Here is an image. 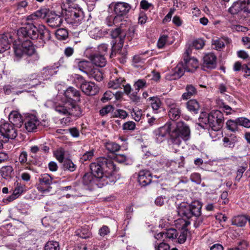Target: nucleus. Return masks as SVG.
Listing matches in <instances>:
<instances>
[{
  "label": "nucleus",
  "instance_id": "nucleus-53",
  "mask_svg": "<svg viewBox=\"0 0 250 250\" xmlns=\"http://www.w3.org/2000/svg\"><path fill=\"white\" fill-rule=\"evenodd\" d=\"M73 78L74 79V83L76 84V85H80L81 87L85 80L83 79V78L78 74H74L73 76Z\"/></svg>",
  "mask_w": 250,
  "mask_h": 250
},
{
  "label": "nucleus",
  "instance_id": "nucleus-1",
  "mask_svg": "<svg viewBox=\"0 0 250 250\" xmlns=\"http://www.w3.org/2000/svg\"><path fill=\"white\" fill-rule=\"evenodd\" d=\"M155 135L159 142H162L168 135L169 139V145L174 148L180 146L182 141L189 139L190 131L189 127L184 122H179L175 125L173 122H167L164 125L159 128L155 131Z\"/></svg>",
  "mask_w": 250,
  "mask_h": 250
},
{
  "label": "nucleus",
  "instance_id": "nucleus-29",
  "mask_svg": "<svg viewBox=\"0 0 250 250\" xmlns=\"http://www.w3.org/2000/svg\"><path fill=\"white\" fill-rule=\"evenodd\" d=\"M197 92L196 89L192 85H187L186 87V92L182 96L183 100H188L192 96L196 95Z\"/></svg>",
  "mask_w": 250,
  "mask_h": 250
},
{
  "label": "nucleus",
  "instance_id": "nucleus-34",
  "mask_svg": "<svg viewBox=\"0 0 250 250\" xmlns=\"http://www.w3.org/2000/svg\"><path fill=\"white\" fill-rule=\"evenodd\" d=\"M187 107L190 111L194 114L197 113L200 109L199 104L195 100H191L188 102Z\"/></svg>",
  "mask_w": 250,
  "mask_h": 250
},
{
  "label": "nucleus",
  "instance_id": "nucleus-22",
  "mask_svg": "<svg viewBox=\"0 0 250 250\" xmlns=\"http://www.w3.org/2000/svg\"><path fill=\"white\" fill-rule=\"evenodd\" d=\"M56 73L55 67L53 66H47L43 68L39 73L38 78L39 80H46L50 76Z\"/></svg>",
  "mask_w": 250,
  "mask_h": 250
},
{
  "label": "nucleus",
  "instance_id": "nucleus-45",
  "mask_svg": "<svg viewBox=\"0 0 250 250\" xmlns=\"http://www.w3.org/2000/svg\"><path fill=\"white\" fill-rule=\"evenodd\" d=\"M75 233L77 235L83 239H86L91 236L90 232L87 229H78Z\"/></svg>",
  "mask_w": 250,
  "mask_h": 250
},
{
  "label": "nucleus",
  "instance_id": "nucleus-36",
  "mask_svg": "<svg viewBox=\"0 0 250 250\" xmlns=\"http://www.w3.org/2000/svg\"><path fill=\"white\" fill-rule=\"evenodd\" d=\"M106 149L111 153H115L118 151L121 146L118 144L113 142H108L105 143Z\"/></svg>",
  "mask_w": 250,
  "mask_h": 250
},
{
  "label": "nucleus",
  "instance_id": "nucleus-54",
  "mask_svg": "<svg viewBox=\"0 0 250 250\" xmlns=\"http://www.w3.org/2000/svg\"><path fill=\"white\" fill-rule=\"evenodd\" d=\"M136 127V124L132 121H129L125 123L123 126L124 130H133Z\"/></svg>",
  "mask_w": 250,
  "mask_h": 250
},
{
  "label": "nucleus",
  "instance_id": "nucleus-48",
  "mask_svg": "<svg viewBox=\"0 0 250 250\" xmlns=\"http://www.w3.org/2000/svg\"><path fill=\"white\" fill-rule=\"evenodd\" d=\"M54 155L59 162L60 163H62L63 162L64 151L62 148H60L56 150L54 152Z\"/></svg>",
  "mask_w": 250,
  "mask_h": 250
},
{
  "label": "nucleus",
  "instance_id": "nucleus-11",
  "mask_svg": "<svg viewBox=\"0 0 250 250\" xmlns=\"http://www.w3.org/2000/svg\"><path fill=\"white\" fill-rule=\"evenodd\" d=\"M17 34L20 39L21 38H29L35 40L38 38V29L32 24H28L25 27L20 28L18 30Z\"/></svg>",
  "mask_w": 250,
  "mask_h": 250
},
{
  "label": "nucleus",
  "instance_id": "nucleus-28",
  "mask_svg": "<svg viewBox=\"0 0 250 250\" xmlns=\"http://www.w3.org/2000/svg\"><path fill=\"white\" fill-rule=\"evenodd\" d=\"M83 182L86 185H96L97 186L98 183H99L98 180H96V177H94L92 172L84 174L83 177Z\"/></svg>",
  "mask_w": 250,
  "mask_h": 250
},
{
  "label": "nucleus",
  "instance_id": "nucleus-33",
  "mask_svg": "<svg viewBox=\"0 0 250 250\" xmlns=\"http://www.w3.org/2000/svg\"><path fill=\"white\" fill-rule=\"evenodd\" d=\"M125 80L123 78H119L115 80L110 81L108 83V87L114 89L121 88L124 85Z\"/></svg>",
  "mask_w": 250,
  "mask_h": 250
},
{
  "label": "nucleus",
  "instance_id": "nucleus-9",
  "mask_svg": "<svg viewBox=\"0 0 250 250\" xmlns=\"http://www.w3.org/2000/svg\"><path fill=\"white\" fill-rule=\"evenodd\" d=\"M80 101V92L72 87L68 88L64 93V97L62 99V104L58 105H67Z\"/></svg>",
  "mask_w": 250,
  "mask_h": 250
},
{
  "label": "nucleus",
  "instance_id": "nucleus-16",
  "mask_svg": "<svg viewBox=\"0 0 250 250\" xmlns=\"http://www.w3.org/2000/svg\"><path fill=\"white\" fill-rule=\"evenodd\" d=\"M40 124V122L38 118L34 115H31L25 119L24 126L28 132H33L37 131V127Z\"/></svg>",
  "mask_w": 250,
  "mask_h": 250
},
{
  "label": "nucleus",
  "instance_id": "nucleus-24",
  "mask_svg": "<svg viewBox=\"0 0 250 250\" xmlns=\"http://www.w3.org/2000/svg\"><path fill=\"white\" fill-rule=\"evenodd\" d=\"M90 59L92 63L101 67L104 66L106 63V60L104 55L95 54L91 55Z\"/></svg>",
  "mask_w": 250,
  "mask_h": 250
},
{
  "label": "nucleus",
  "instance_id": "nucleus-50",
  "mask_svg": "<svg viewBox=\"0 0 250 250\" xmlns=\"http://www.w3.org/2000/svg\"><path fill=\"white\" fill-rule=\"evenodd\" d=\"M90 36L95 39H98L102 36V32L98 28H94L89 33Z\"/></svg>",
  "mask_w": 250,
  "mask_h": 250
},
{
  "label": "nucleus",
  "instance_id": "nucleus-15",
  "mask_svg": "<svg viewBox=\"0 0 250 250\" xmlns=\"http://www.w3.org/2000/svg\"><path fill=\"white\" fill-rule=\"evenodd\" d=\"M52 183V178L48 174H42L39 178L37 189L43 193L49 192L52 188L50 185Z\"/></svg>",
  "mask_w": 250,
  "mask_h": 250
},
{
  "label": "nucleus",
  "instance_id": "nucleus-20",
  "mask_svg": "<svg viewBox=\"0 0 250 250\" xmlns=\"http://www.w3.org/2000/svg\"><path fill=\"white\" fill-rule=\"evenodd\" d=\"M152 176L148 170H141L138 174V182L142 186L149 184L152 180Z\"/></svg>",
  "mask_w": 250,
  "mask_h": 250
},
{
  "label": "nucleus",
  "instance_id": "nucleus-31",
  "mask_svg": "<svg viewBox=\"0 0 250 250\" xmlns=\"http://www.w3.org/2000/svg\"><path fill=\"white\" fill-rule=\"evenodd\" d=\"M168 110V116L171 120H176L180 118L181 111L178 105Z\"/></svg>",
  "mask_w": 250,
  "mask_h": 250
},
{
  "label": "nucleus",
  "instance_id": "nucleus-56",
  "mask_svg": "<svg viewBox=\"0 0 250 250\" xmlns=\"http://www.w3.org/2000/svg\"><path fill=\"white\" fill-rule=\"evenodd\" d=\"M28 81V80L25 79H16L13 82V86L16 87H21L22 85H24V83Z\"/></svg>",
  "mask_w": 250,
  "mask_h": 250
},
{
  "label": "nucleus",
  "instance_id": "nucleus-57",
  "mask_svg": "<svg viewBox=\"0 0 250 250\" xmlns=\"http://www.w3.org/2000/svg\"><path fill=\"white\" fill-rule=\"evenodd\" d=\"M204 45V41L201 39L196 40L193 42V46L196 49H202Z\"/></svg>",
  "mask_w": 250,
  "mask_h": 250
},
{
  "label": "nucleus",
  "instance_id": "nucleus-17",
  "mask_svg": "<svg viewBox=\"0 0 250 250\" xmlns=\"http://www.w3.org/2000/svg\"><path fill=\"white\" fill-rule=\"evenodd\" d=\"M185 70L184 64L182 63H179L167 75L166 78L170 81L178 79L183 75Z\"/></svg>",
  "mask_w": 250,
  "mask_h": 250
},
{
  "label": "nucleus",
  "instance_id": "nucleus-27",
  "mask_svg": "<svg viewBox=\"0 0 250 250\" xmlns=\"http://www.w3.org/2000/svg\"><path fill=\"white\" fill-rule=\"evenodd\" d=\"M151 106L155 113H158L159 109L162 108V103L158 97H151L148 99Z\"/></svg>",
  "mask_w": 250,
  "mask_h": 250
},
{
  "label": "nucleus",
  "instance_id": "nucleus-2",
  "mask_svg": "<svg viewBox=\"0 0 250 250\" xmlns=\"http://www.w3.org/2000/svg\"><path fill=\"white\" fill-rule=\"evenodd\" d=\"M90 168L92 173L96 177V180L99 182L98 183L99 188L115 183L116 177L114 174L116 167L111 159L100 157L96 162L91 164Z\"/></svg>",
  "mask_w": 250,
  "mask_h": 250
},
{
  "label": "nucleus",
  "instance_id": "nucleus-14",
  "mask_svg": "<svg viewBox=\"0 0 250 250\" xmlns=\"http://www.w3.org/2000/svg\"><path fill=\"white\" fill-rule=\"evenodd\" d=\"M191 53V49L188 47L186 49L184 55V60L185 63V70L188 72H193L198 67L199 63L198 60L194 58H189V56Z\"/></svg>",
  "mask_w": 250,
  "mask_h": 250
},
{
  "label": "nucleus",
  "instance_id": "nucleus-37",
  "mask_svg": "<svg viewBox=\"0 0 250 250\" xmlns=\"http://www.w3.org/2000/svg\"><path fill=\"white\" fill-rule=\"evenodd\" d=\"M224 145L225 147L232 148L234 147L236 139L235 137L230 136L229 137H224L223 139Z\"/></svg>",
  "mask_w": 250,
  "mask_h": 250
},
{
  "label": "nucleus",
  "instance_id": "nucleus-40",
  "mask_svg": "<svg viewBox=\"0 0 250 250\" xmlns=\"http://www.w3.org/2000/svg\"><path fill=\"white\" fill-rule=\"evenodd\" d=\"M147 85L146 82L145 80L139 79L134 83L133 86L135 88V90L139 92L140 89L146 87Z\"/></svg>",
  "mask_w": 250,
  "mask_h": 250
},
{
  "label": "nucleus",
  "instance_id": "nucleus-63",
  "mask_svg": "<svg viewBox=\"0 0 250 250\" xmlns=\"http://www.w3.org/2000/svg\"><path fill=\"white\" fill-rule=\"evenodd\" d=\"M84 1L87 5L88 10L91 11L94 9L97 0H84Z\"/></svg>",
  "mask_w": 250,
  "mask_h": 250
},
{
  "label": "nucleus",
  "instance_id": "nucleus-51",
  "mask_svg": "<svg viewBox=\"0 0 250 250\" xmlns=\"http://www.w3.org/2000/svg\"><path fill=\"white\" fill-rule=\"evenodd\" d=\"M131 114L135 121L139 122L141 119L142 113V111L139 109H133L132 111L131 112Z\"/></svg>",
  "mask_w": 250,
  "mask_h": 250
},
{
  "label": "nucleus",
  "instance_id": "nucleus-47",
  "mask_svg": "<svg viewBox=\"0 0 250 250\" xmlns=\"http://www.w3.org/2000/svg\"><path fill=\"white\" fill-rule=\"evenodd\" d=\"M237 121L239 125L243 126L247 128L250 127V120L244 117H240L237 118Z\"/></svg>",
  "mask_w": 250,
  "mask_h": 250
},
{
  "label": "nucleus",
  "instance_id": "nucleus-10",
  "mask_svg": "<svg viewBox=\"0 0 250 250\" xmlns=\"http://www.w3.org/2000/svg\"><path fill=\"white\" fill-rule=\"evenodd\" d=\"M111 36L114 40L112 42V47L114 50L121 49L124 44L125 33L120 28H117L111 32Z\"/></svg>",
  "mask_w": 250,
  "mask_h": 250
},
{
  "label": "nucleus",
  "instance_id": "nucleus-8",
  "mask_svg": "<svg viewBox=\"0 0 250 250\" xmlns=\"http://www.w3.org/2000/svg\"><path fill=\"white\" fill-rule=\"evenodd\" d=\"M55 110L59 114L63 115H72L75 117H80L82 115L81 108L76 104V103L67 105H56Z\"/></svg>",
  "mask_w": 250,
  "mask_h": 250
},
{
  "label": "nucleus",
  "instance_id": "nucleus-21",
  "mask_svg": "<svg viewBox=\"0 0 250 250\" xmlns=\"http://www.w3.org/2000/svg\"><path fill=\"white\" fill-rule=\"evenodd\" d=\"M12 42L9 34H3L0 36V53H2L10 48Z\"/></svg>",
  "mask_w": 250,
  "mask_h": 250
},
{
  "label": "nucleus",
  "instance_id": "nucleus-61",
  "mask_svg": "<svg viewBox=\"0 0 250 250\" xmlns=\"http://www.w3.org/2000/svg\"><path fill=\"white\" fill-rule=\"evenodd\" d=\"M15 87L13 86V85H6L3 87V90L5 94L9 95L11 93L15 92L14 91ZM16 93L18 94V92H16Z\"/></svg>",
  "mask_w": 250,
  "mask_h": 250
},
{
  "label": "nucleus",
  "instance_id": "nucleus-38",
  "mask_svg": "<svg viewBox=\"0 0 250 250\" xmlns=\"http://www.w3.org/2000/svg\"><path fill=\"white\" fill-rule=\"evenodd\" d=\"M56 38L59 40H65L68 36L67 30L64 28H60L55 32Z\"/></svg>",
  "mask_w": 250,
  "mask_h": 250
},
{
  "label": "nucleus",
  "instance_id": "nucleus-64",
  "mask_svg": "<svg viewBox=\"0 0 250 250\" xmlns=\"http://www.w3.org/2000/svg\"><path fill=\"white\" fill-rule=\"evenodd\" d=\"M107 45L105 43H102L99 45L98 51L100 53L104 56L107 53Z\"/></svg>",
  "mask_w": 250,
  "mask_h": 250
},
{
  "label": "nucleus",
  "instance_id": "nucleus-6",
  "mask_svg": "<svg viewBox=\"0 0 250 250\" xmlns=\"http://www.w3.org/2000/svg\"><path fill=\"white\" fill-rule=\"evenodd\" d=\"M13 48L15 56L18 58L21 57L24 54L31 56L35 52L33 43L28 39L23 41L21 45L14 44Z\"/></svg>",
  "mask_w": 250,
  "mask_h": 250
},
{
  "label": "nucleus",
  "instance_id": "nucleus-32",
  "mask_svg": "<svg viewBox=\"0 0 250 250\" xmlns=\"http://www.w3.org/2000/svg\"><path fill=\"white\" fill-rule=\"evenodd\" d=\"M249 216L239 215L233 218L232 223L233 225L238 227H243L245 225L248 220Z\"/></svg>",
  "mask_w": 250,
  "mask_h": 250
},
{
  "label": "nucleus",
  "instance_id": "nucleus-46",
  "mask_svg": "<svg viewBox=\"0 0 250 250\" xmlns=\"http://www.w3.org/2000/svg\"><path fill=\"white\" fill-rule=\"evenodd\" d=\"M238 125H239L238 123H237V119L235 120H229L227 122V126L228 128L232 131H235L237 130Z\"/></svg>",
  "mask_w": 250,
  "mask_h": 250
},
{
  "label": "nucleus",
  "instance_id": "nucleus-55",
  "mask_svg": "<svg viewBox=\"0 0 250 250\" xmlns=\"http://www.w3.org/2000/svg\"><path fill=\"white\" fill-rule=\"evenodd\" d=\"M114 96V94L110 91H106L103 97L101 98V101L104 102H106L109 100H111Z\"/></svg>",
  "mask_w": 250,
  "mask_h": 250
},
{
  "label": "nucleus",
  "instance_id": "nucleus-7",
  "mask_svg": "<svg viewBox=\"0 0 250 250\" xmlns=\"http://www.w3.org/2000/svg\"><path fill=\"white\" fill-rule=\"evenodd\" d=\"M17 136V130L12 124L5 123L0 126V142H6L9 139H15Z\"/></svg>",
  "mask_w": 250,
  "mask_h": 250
},
{
  "label": "nucleus",
  "instance_id": "nucleus-30",
  "mask_svg": "<svg viewBox=\"0 0 250 250\" xmlns=\"http://www.w3.org/2000/svg\"><path fill=\"white\" fill-rule=\"evenodd\" d=\"M90 78H93L97 81H101L103 79V74L99 69L92 67L87 74Z\"/></svg>",
  "mask_w": 250,
  "mask_h": 250
},
{
  "label": "nucleus",
  "instance_id": "nucleus-12",
  "mask_svg": "<svg viewBox=\"0 0 250 250\" xmlns=\"http://www.w3.org/2000/svg\"><path fill=\"white\" fill-rule=\"evenodd\" d=\"M65 20L68 24L75 27L82 22L84 15L81 10L75 9L71 11L70 14L66 15Z\"/></svg>",
  "mask_w": 250,
  "mask_h": 250
},
{
  "label": "nucleus",
  "instance_id": "nucleus-18",
  "mask_svg": "<svg viewBox=\"0 0 250 250\" xmlns=\"http://www.w3.org/2000/svg\"><path fill=\"white\" fill-rule=\"evenodd\" d=\"M62 21L63 20L62 17L55 13H52L48 15L46 19L47 23L52 28H55L60 26Z\"/></svg>",
  "mask_w": 250,
  "mask_h": 250
},
{
  "label": "nucleus",
  "instance_id": "nucleus-25",
  "mask_svg": "<svg viewBox=\"0 0 250 250\" xmlns=\"http://www.w3.org/2000/svg\"><path fill=\"white\" fill-rule=\"evenodd\" d=\"M9 119L14 125L17 127H21L22 123L21 116L17 111H12L9 115Z\"/></svg>",
  "mask_w": 250,
  "mask_h": 250
},
{
  "label": "nucleus",
  "instance_id": "nucleus-13",
  "mask_svg": "<svg viewBox=\"0 0 250 250\" xmlns=\"http://www.w3.org/2000/svg\"><path fill=\"white\" fill-rule=\"evenodd\" d=\"M241 11L250 13V0H239L234 2L229 9V12L232 15L237 14Z\"/></svg>",
  "mask_w": 250,
  "mask_h": 250
},
{
  "label": "nucleus",
  "instance_id": "nucleus-62",
  "mask_svg": "<svg viewBox=\"0 0 250 250\" xmlns=\"http://www.w3.org/2000/svg\"><path fill=\"white\" fill-rule=\"evenodd\" d=\"M51 38L50 32L47 29L40 36V39L44 42L50 40Z\"/></svg>",
  "mask_w": 250,
  "mask_h": 250
},
{
  "label": "nucleus",
  "instance_id": "nucleus-5",
  "mask_svg": "<svg viewBox=\"0 0 250 250\" xmlns=\"http://www.w3.org/2000/svg\"><path fill=\"white\" fill-rule=\"evenodd\" d=\"M131 5L125 2H113L109 5L108 12H114L116 16L124 17L126 16L131 9Z\"/></svg>",
  "mask_w": 250,
  "mask_h": 250
},
{
  "label": "nucleus",
  "instance_id": "nucleus-43",
  "mask_svg": "<svg viewBox=\"0 0 250 250\" xmlns=\"http://www.w3.org/2000/svg\"><path fill=\"white\" fill-rule=\"evenodd\" d=\"M25 186L17 182L15 184V188L13 190V195L16 197L19 196L24 191Z\"/></svg>",
  "mask_w": 250,
  "mask_h": 250
},
{
  "label": "nucleus",
  "instance_id": "nucleus-35",
  "mask_svg": "<svg viewBox=\"0 0 250 250\" xmlns=\"http://www.w3.org/2000/svg\"><path fill=\"white\" fill-rule=\"evenodd\" d=\"M13 169L11 166L3 167L0 170V175L4 179H7L11 177Z\"/></svg>",
  "mask_w": 250,
  "mask_h": 250
},
{
  "label": "nucleus",
  "instance_id": "nucleus-39",
  "mask_svg": "<svg viewBox=\"0 0 250 250\" xmlns=\"http://www.w3.org/2000/svg\"><path fill=\"white\" fill-rule=\"evenodd\" d=\"M165 238L173 240L177 238L178 233L174 229H170L165 231Z\"/></svg>",
  "mask_w": 250,
  "mask_h": 250
},
{
  "label": "nucleus",
  "instance_id": "nucleus-44",
  "mask_svg": "<svg viewBox=\"0 0 250 250\" xmlns=\"http://www.w3.org/2000/svg\"><path fill=\"white\" fill-rule=\"evenodd\" d=\"M213 48L216 50H220L225 47V44L222 39L213 40L212 41Z\"/></svg>",
  "mask_w": 250,
  "mask_h": 250
},
{
  "label": "nucleus",
  "instance_id": "nucleus-49",
  "mask_svg": "<svg viewBox=\"0 0 250 250\" xmlns=\"http://www.w3.org/2000/svg\"><path fill=\"white\" fill-rule=\"evenodd\" d=\"M154 249L155 250H170V246L164 242L160 243L156 242L154 245Z\"/></svg>",
  "mask_w": 250,
  "mask_h": 250
},
{
  "label": "nucleus",
  "instance_id": "nucleus-4",
  "mask_svg": "<svg viewBox=\"0 0 250 250\" xmlns=\"http://www.w3.org/2000/svg\"><path fill=\"white\" fill-rule=\"evenodd\" d=\"M223 121L224 117L222 112L216 110L209 114L204 122L208 124L212 130L216 131L222 127Z\"/></svg>",
  "mask_w": 250,
  "mask_h": 250
},
{
  "label": "nucleus",
  "instance_id": "nucleus-26",
  "mask_svg": "<svg viewBox=\"0 0 250 250\" xmlns=\"http://www.w3.org/2000/svg\"><path fill=\"white\" fill-rule=\"evenodd\" d=\"M75 63L77 64L79 69L86 74L93 67L92 62L87 61L76 60Z\"/></svg>",
  "mask_w": 250,
  "mask_h": 250
},
{
  "label": "nucleus",
  "instance_id": "nucleus-60",
  "mask_svg": "<svg viewBox=\"0 0 250 250\" xmlns=\"http://www.w3.org/2000/svg\"><path fill=\"white\" fill-rule=\"evenodd\" d=\"M230 27L232 30H236L238 32H245L248 30L247 27L238 24H232Z\"/></svg>",
  "mask_w": 250,
  "mask_h": 250
},
{
  "label": "nucleus",
  "instance_id": "nucleus-42",
  "mask_svg": "<svg viewBox=\"0 0 250 250\" xmlns=\"http://www.w3.org/2000/svg\"><path fill=\"white\" fill-rule=\"evenodd\" d=\"M63 168L64 170L74 171L76 169V166L73 164L71 160L69 159H66L63 161Z\"/></svg>",
  "mask_w": 250,
  "mask_h": 250
},
{
  "label": "nucleus",
  "instance_id": "nucleus-58",
  "mask_svg": "<svg viewBox=\"0 0 250 250\" xmlns=\"http://www.w3.org/2000/svg\"><path fill=\"white\" fill-rule=\"evenodd\" d=\"M167 36L163 35L160 37L158 42L157 46L159 48H162L164 47L167 41Z\"/></svg>",
  "mask_w": 250,
  "mask_h": 250
},
{
  "label": "nucleus",
  "instance_id": "nucleus-52",
  "mask_svg": "<svg viewBox=\"0 0 250 250\" xmlns=\"http://www.w3.org/2000/svg\"><path fill=\"white\" fill-rule=\"evenodd\" d=\"M47 14V10L46 9H42L37 11L34 15H32V17H36L39 18L43 19L46 17Z\"/></svg>",
  "mask_w": 250,
  "mask_h": 250
},
{
  "label": "nucleus",
  "instance_id": "nucleus-59",
  "mask_svg": "<svg viewBox=\"0 0 250 250\" xmlns=\"http://www.w3.org/2000/svg\"><path fill=\"white\" fill-rule=\"evenodd\" d=\"M93 156V150H90L86 152L81 158V160L83 162L84 161L90 160Z\"/></svg>",
  "mask_w": 250,
  "mask_h": 250
},
{
  "label": "nucleus",
  "instance_id": "nucleus-23",
  "mask_svg": "<svg viewBox=\"0 0 250 250\" xmlns=\"http://www.w3.org/2000/svg\"><path fill=\"white\" fill-rule=\"evenodd\" d=\"M204 64L208 68H214L216 66V57L212 53L206 54L204 57Z\"/></svg>",
  "mask_w": 250,
  "mask_h": 250
},
{
  "label": "nucleus",
  "instance_id": "nucleus-41",
  "mask_svg": "<svg viewBox=\"0 0 250 250\" xmlns=\"http://www.w3.org/2000/svg\"><path fill=\"white\" fill-rule=\"evenodd\" d=\"M44 250H60V246L57 241H48L44 247Z\"/></svg>",
  "mask_w": 250,
  "mask_h": 250
},
{
  "label": "nucleus",
  "instance_id": "nucleus-19",
  "mask_svg": "<svg viewBox=\"0 0 250 250\" xmlns=\"http://www.w3.org/2000/svg\"><path fill=\"white\" fill-rule=\"evenodd\" d=\"M80 87L82 91L87 95H94L98 91V88L94 83L86 81Z\"/></svg>",
  "mask_w": 250,
  "mask_h": 250
},
{
  "label": "nucleus",
  "instance_id": "nucleus-3",
  "mask_svg": "<svg viewBox=\"0 0 250 250\" xmlns=\"http://www.w3.org/2000/svg\"><path fill=\"white\" fill-rule=\"evenodd\" d=\"M202 205L197 200H195L188 204L187 203H181L177 207V213L179 216L184 219H189L192 217H199L201 214Z\"/></svg>",
  "mask_w": 250,
  "mask_h": 250
}]
</instances>
